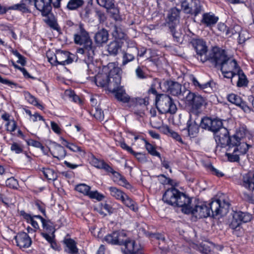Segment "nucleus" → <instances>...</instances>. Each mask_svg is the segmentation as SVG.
<instances>
[{
    "instance_id": "nucleus-22",
    "label": "nucleus",
    "mask_w": 254,
    "mask_h": 254,
    "mask_svg": "<svg viewBox=\"0 0 254 254\" xmlns=\"http://www.w3.org/2000/svg\"><path fill=\"white\" fill-rule=\"evenodd\" d=\"M55 59L58 64L65 65L71 63L73 61L69 52L63 51H57L55 54Z\"/></svg>"
},
{
    "instance_id": "nucleus-29",
    "label": "nucleus",
    "mask_w": 254,
    "mask_h": 254,
    "mask_svg": "<svg viewBox=\"0 0 254 254\" xmlns=\"http://www.w3.org/2000/svg\"><path fill=\"white\" fill-rule=\"evenodd\" d=\"M169 27L170 31L175 39V40L179 42L182 38V29L179 24H177L176 22H169Z\"/></svg>"
},
{
    "instance_id": "nucleus-20",
    "label": "nucleus",
    "mask_w": 254,
    "mask_h": 254,
    "mask_svg": "<svg viewBox=\"0 0 254 254\" xmlns=\"http://www.w3.org/2000/svg\"><path fill=\"white\" fill-rule=\"evenodd\" d=\"M16 245L20 248H28L32 244L31 239L24 232L18 233L15 237Z\"/></svg>"
},
{
    "instance_id": "nucleus-49",
    "label": "nucleus",
    "mask_w": 254,
    "mask_h": 254,
    "mask_svg": "<svg viewBox=\"0 0 254 254\" xmlns=\"http://www.w3.org/2000/svg\"><path fill=\"white\" fill-rule=\"evenodd\" d=\"M90 190V187L84 184H80L75 187V190L84 195H88Z\"/></svg>"
},
{
    "instance_id": "nucleus-37",
    "label": "nucleus",
    "mask_w": 254,
    "mask_h": 254,
    "mask_svg": "<svg viewBox=\"0 0 254 254\" xmlns=\"http://www.w3.org/2000/svg\"><path fill=\"white\" fill-rule=\"evenodd\" d=\"M92 14V8L90 5H86L80 12V17L85 20L90 21L91 16Z\"/></svg>"
},
{
    "instance_id": "nucleus-33",
    "label": "nucleus",
    "mask_w": 254,
    "mask_h": 254,
    "mask_svg": "<svg viewBox=\"0 0 254 254\" xmlns=\"http://www.w3.org/2000/svg\"><path fill=\"white\" fill-rule=\"evenodd\" d=\"M115 94L116 98L120 102L128 103L129 101L130 97L126 93L123 87L113 92Z\"/></svg>"
},
{
    "instance_id": "nucleus-27",
    "label": "nucleus",
    "mask_w": 254,
    "mask_h": 254,
    "mask_svg": "<svg viewBox=\"0 0 254 254\" xmlns=\"http://www.w3.org/2000/svg\"><path fill=\"white\" fill-rule=\"evenodd\" d=\"M113 71L111 70L109 74L99 73L95 76V82L98 86L102 87L107 86L110 76L112 75Z\"/></svg>"
},
{
    "instance_id": "nucleus-7",
    "label": "nucleus",
    "mask_w": 254,
    "mask_h": 254,
    "mask_svg": "<svg viewBox=\"0 0 254 254\" xmlns=\"http://www.w3.org/2000/svg\"><path fill=\"white\" fill-rule=\"evenodd\" d=\"M240 185L247 190V191L243 193L244 199L251 203H254V172H249L244 175Z\"/></svg>"
},
{
    "instance_id": "nucleus-58",
    "label": "nucleus",
    "mask_w": 254,
    "mask_h": 254,
    "mask_svg": "<svg viewBox=\"0 0 254 254\" xmlns=\"http://www.w3.org/2000/svg\"><path fill=\"white\" fill-rule=\"evenodd\" d=\"M88 196L91 198L96 199L99 201L102 200L104 197L103 194L99 193L97 191H89Z\"/></svg>"
},
{
    "instance_id": "nucleus-59",
    "label": "nucleus",
    "mask_w": 254,
    "mask_h": 254,
    "mask_svg": "<svg viewBox=\"0 0 254 254\" xmlns=\"http://www.w3.org/2000/svg\"><path fill=\"white\" fill-rule=\"evenodd\" d=\"M5 126L6 129L7 131L13 132L16 129V124L14 120H11L10 121L7 122Z\"/></svg>"
},
{
    "instance_id": "nucleus-24",
    "label": "nucleus",
    "mask_w": 254,
    "mask_h": 254,
    "mask_svg": "<svg viewBox=\"0 0 254 254\" xmlns=\"http://www.w3.org/2000/svg\"><path fill=\"white\" fill-rule=\"evenodd\" d=\"M218 68H219L221 71H238L240 67L235 59L228 57L226 59V61L224 62Z\"/></svg>"
},
{
    "instance_id": "nucleus-64",
    "label": "nucleus",
    "mask_w": 254,
    "mask_h": 254,
    "mask_svg": "<svg viewBox=\"0 0 254 254\" xmlns=\"http://www.w3.org/2000/svg\"><path fill=\"white\" fill-rule=\"evenodd\" d=\"M95 13L96 16H97L99 21L101 22H103L105 19L106 16L104 12L102 10L99 9L98 8L95 9Z\"/></svg>"
},
{
    "instance_id": "nucleus-6",
    "label": "nucleus",
    "mask_w": 254,
    "mask_h": 254,
    "mask_svg": "<svg viewBox=\"0 0 254 254\" xmlns=\"http://www.w3.org/2000/svg\"><path fill=\"white\" fill-rule=\"evenodd\" d=\"M214 135L217 143L216 151L219 147L229 148L230 145L237 142V137H238L237 132L234 135L230 136L228 130L224 127L214 133Z\"/></svg>"
},
{
    "instance_id": "nucleus-23",
    "label": "nucleus",
    "mask_w": 254,
    "mask_h": 254,
    "mask_svg": "<svg viewBox=\"0 0 254 254\" xmlns=\"http://www.w3.org/2000/svg\"><path fill=\"white\" fill-rule=\"evenodd\" d=\"M34 1L30 4L28 0H22L20 3L13 4L10 6L6 7V12L9 10H18L22 13H29L30 10L29 5H32Z\"/></svg>"
},
{
    "instance_id": "nucleus-43",
    "label": "nucleus",
    "mask_w": 254,
    "mask_h": 254,
    "mask_svg": "<svg viewBox=\"0 0 254 254\" xmlns=\"http://www.w3.org/2000/svg\"><path fill=\"white\" fill-rule=\"evenodd\" d=\"M25 97L27 101L30 104L37 106L41 110L44 109L43 106L38 102L37 99L29 92H26L24 94Z\"/></svg>"
},
{
    "instance_id": "nucleus-61",
    "label": "nucleus",
    "mask_w": 254,
    "mask_h": 254,
    "mask_svg": "<svg viewBox=\"0 0 254 254\" xmlns=\"http://www.w3.org/2000/svg\"><path fill=\"white\" fill-rule=\"evenodd\" d=\"M26 142L28 145H31L37 148H44V146L39 141L33 139L26 140Z\"/></svg>"
},
{
    "instance_id": "nucleus-5",
    "label": "nucleus",
    "mask_w": 254,
    "mask_h": 254,
    "mask_svg": "<svg viewBox=\"0 0 254 254\" xmlns=\"http://www.w3.org/2000/svg\"><path fill=\"white\" fill-rule=\"evenodd\" d=\"M252 216L246 213L241 211L233 213L232 217L229 220V226L232 230L233 235L240 237L243 234V229L241 226L242 223H246L250 221Z\"/></svg>"
},
{
    "instance_id": "nucleus-28",
    "label": "nucleus",
    "mask_w": 254,
    "mask_h": 254,
    "mask_svg": "<svg viewBox=\"0 0 254 254\" xmlns=\"http://www.w3.org/2000/svg\"><path fill=\"white\" fill-rule=\"evenodd\" d=\"M122 44L117 40H114L107 46V51L110 56H117L121 50Z\"/></svg>"
},
{
    "instance_id": "nucleus-60",
    "label": "nucleus",
    "mask_w": 254,
    "mask_h": 254,
    "mask_svg": "<svg viewBox=\"0 0 254 254\" xmlns=\"http://www.w3.org/2000/svg\"><path fill=\"white\" fill-rule=\"evenodd\" d=\"M0 201L5 205L8 206L9 204L11 203V198L9 195H5L0 193Z\"/></svg>"
},
{
    "instance_id": "nucleus-46",
    "label": "nucleus",
    "mask_w": 254,
    "mask_h": 254,
    "mask_svg": "<svg viewBox=\"0 0 254 254\" xmlns=\"http://www.w3.org/2000/svg\"><path fill=\"white\" fill-rule=\"evenodd\" d=\"M23 149V145L19 142L13 141L11 143L10 150L16 154L22 153Z\"/></svg>"
},
{
    "instance_id": "nucleus-4",
    "label": "nucleus",
    "mask_w": 254,
    "mask_h": 254,
    "mask_svg": "<svg viewBox=\"0 0 254 254\" xmlns=\"http://www.w3.org/2000/svg\"><path fill=\"white\" fill-rule=\"evenodd\" d=\"M156 107L162 114H174L177 108L172 98L165 94H160L155 98Z\"/></svg>"
},
{
    "instance_id": "nucleus-38",
    "label": "nucleus",
    "mask_w": 254,
    "mask_h": 254,
    "mask_svg": "<svg viewBox=\"0 0 254 254\" xmlns=\"http://www.w3.org/2000/svg\"><path fill=\"white\" fill-rule=\"evenodd\" d=\"M66 247L68 249V253L71 254H78V249L76 246V243L72 239H66L64 241Z\"/></svg>"
},
{
    "instance_id": "nucleus-47",
    "label": "nucleus",
    "mask_w": 254,
    "mask_h": 254,
    "mask_svg": "<svg viewBox=\"0 0 254 254\" xmlns=\"http://www.w3.org/2000/svg\"><path fill=\"white\" fill-rule=\"evenodd\" d=\"M68 148L74 152H78L79 155L82 157H85L86 154L85 151L82 147L75 144L71 143V144L68 146Z\"/></svg>"
},
{
    "instance_id": "nucleus-36",
    "label": "nucleus",
    "mask_w": 254,
    "mask_h": 254,
    "mask_svg": "<svg viewBox=\"0 0 254 254\" xmlns=\"http://www.w3.org/2000/svg\"><path fill=\"white\" fill-rule=\"evenodd\" d=\"M109 190L110 192V194L112 196L114 197L117 199L120 200L121 201L124 197V196L126 194L123 191L116 187H109Z\"/></svg>"
},
{
    "instance_id": "nucleus-3",
    "label": "nucleus",
    "mask_w": 254,
    "mask_h": 254,
    "mask_svg": "<svg viewBox=\"0 0 254 254\" xmlns=\"http://www.w3.org/2000/svg\"><path fill=\"white\" fill-rule=\"evenodd\" d=\"M245 131L239 130L237 131V142L230 145L229 148L226 149L225 155L227 157L229 161L231 162H237L240 159L239 156L245 154L249 147L250 146L245 142H242L241 139L244 137Z\"/></svg>"
},
{
    "instance_id": "nucleus-1",
    "label": "nucleus",
    "mask_w": 254,
    "mask_h": 254,
    "mask_svg": "<svg viewBox=\"0 0 254 254\" xmlns=\"http://www.w3.org/2000/svg\"><path fill=\"white\" fill-rule=\"evenodd\" d=\"M74 41L76 44L83 46L78 49V53L87 57V59H85L84 61L88 66L93 62L96 47L93 44L83 24L80 23L78 24L76 32L74 34Z\"/></svg>"
},
{
    "instance_id": "nucleus-12",
    "label": "nucleus",
    "mask_w": 254,
    "mask_h": 254,
    "mask_svg": "<svg viewBox=\"0 0 254 254\" xmlns=\"http://www.w3.org/2000/svg\"><path fill=\"white\" fill-rule=\"evenodd\" d=\"M159 86L163 91L169 92L173 96H184L186 91H182V85L172 80H164L159 83Z\"/></svg>"
},
{
    "instance_id": "nucleus-45",
    "label": "nucleus",
    "mask_w": 254,
    "mask_h": 254,
    "mask_svg": "<svg viewBox=\"0 0 254 254\" xmlns=\"http://www.w3.org/2000/svg\"><path fill=\"white\" fill-rule=\"evenodd\" d=\"M228 100L231 103L236 105L237 106H241L242 100L240 96L235 94H230L227 96Z\"/></svg>"
},
{
    "instance_id": "nucleus-56",
    "label": "nucleus",
    "mask_w": 254,
    "mask_h": 254,
    "mask_svg": "<svg viewBox=\"0 0 254 254\" xmlns=\"http://www.w3.org/2000/svg\"><path fill=\"white\" fill-rule=\"evenodd\" d=\"M135 74L138 78L143 79L147 77V74L143 71V68L138 66L135 69Z\"/></svg>"
},
{
    "instance_id": "nucleus-13",
    "label": "nucleus",
    "mask_w": 254,
    "mask_h": 254,
    "mask_svg": "<svg viewBox=\"0 0 254 254\" xmlns=\"http://www.w3.org/2000/svg\"><path fill=\"white\" fill-rule=\"evenodd\" d=\"M200 126L204 129L211 131L215 133L223 127V123L220 119L204 117L201 119Z\"/></svg>"
},
{
    "instance_id": "nucleus-15",
    "label": "nucleus",
    "mask_w": 254,
    "mask_h": 254,
    "mask_svg": "<svg viewBox=\"0 0 254 254\" xmlns=\"http://www.w3.org/2000/svg\"><path fill=\"white\" fill-rule=\"evenodd\" d=\"M182 8L186 13L197 15L202 10L199 0H184L182 3Z\"/></svg>"
},
{
    "instance_id": "nucleus-63",
    "label": "nucleus",
    "mask_w": 254,
    "mask_h": 254,
    "mask_svg": "<svg viewBox=\"0 0 254 254\" xmlns=\"http://www.w3.org/2000/svg\"><path fill=\"white\" fill-rule=\"evenodd\" d=\"M160 181L162 184L172 185L173 180L169 178H167L164 175H160L158 176Z\"/></svg>"
},
{
    "instance_id": "nucleus-62",
    "label": "nucleus",
    "mask_w": 254,
    "mask_h": 254,
    "mask_svg": "<svg viewBox=\"0 0 254 254\" xmlns=\"http://www.w3.org/2000/svg\"><path fill=\"white\" fill-rule=\"evenodd\" d=\"M210 84L211 83L210 82H207L204 84H201L199 89L203 90L204 92L210 93L212 90Z\"/></svg>"
},
{
    "instance_id": "nucleus-19",
    "label": "nucleus",
    "mask_w": 254,
    "mask_h": 254,
    "mask_svg": "<svg viewBox=\"0 0 254 254\" xmlns=\"http://www.w3.org/2000/svg\"><path fill=\"white\" fill-rule=\"evenodd\" d=\"M112 70L113 73L112 75L110 76L109 83L108 84V88L109 90L113 92L117 90L123 86H120L121 77L118 74L119 71V68H114Z\"/></svg>"
},
{
    "instance_id": "nucleus-55",
    "label": "nucleus",
    "mask_w": 254,
    "mask_h": 254,
    "mask_svg": "<svg viewBox=\"0 0 254 254\" xmlns=\"http://www.w3.org/2000/svg\"><path fill=\"white\" fill-rule=\"evenodd\" d=\"M104 161L103 160H99L94 156H93L91 159V164L95 167L98 169H101L102 165H103Z\"/></svg>"
},
{
    "instance_id": "nucleus-10",
    "label": "nucleus",
    "mask_w": 254,
    "mask_h": 254,
    "mask_svg": "<svg viewBox=\"0 0 254 254\" xmlns=\"http://www.w3.org/2000/svg\"><path fill=\"white\" fill-rule=\"evenodd\" d=\"M228 57L225 50L218 47H213L207 57L209 61L216 68H219Z\"/></svg>"
},
{
    "instance_id": "nucleus-26",
    "label": "nucleus",
    "mask_w": 254,
    "mask_h": 254,
    "mask_svg": "<svg viewBox=\"0 0 254 254\" xmlns=\"http://www.w3.org/2000/svg\"><path fill=\"white\" fill-rule=\"evenodd\" d=\"M109 36L108 31L105 28H102L95 33L94 39L97 44L102 46L107 42Z\"/></svg>"
},
{
    "instance_id": "nucleus-54",
    "label": "nucleus",
    "mask_w": 254,
    "mask_h": 254,
    "mask_svg": "<svg viewBox=\"0 0 254 254\" xmlns=\"http://www.w3.org/2000/svg\"><path fill=\"white\" fill-rule=\"evenodd\" d=\"M224 77L227 78L231 79V83H233V78L236 77L238 71L230 70V71H221Z\"/></svg>"
},
{
    "instance_id": "nucleus-21",
    "label": "nucleus",
    "mask_w": 254,
    "mask_h": 254,
    "mask_svg": "<svg viewBox=\"0 0 254 254\" xmlns=\"http://www.w3.org/2000/svg\"><path fill=\"white\" fill-rule=\"evenodd\" d=\"M125 246L124 254H135L141 249L140 246L131 239L125 238L124 239L123 245Z\"/></svg>"
},
{
    "instance_id": "nucleus-17",
    "label": "nucleus",
    "mask_w": 254,
    "mask_h": 254,
    "mask_svg": "<svg viewBox=\"0 0 254 254\" xmlns=\"http://www.w3.org/2000/svg\"><path fill=\"white\" fill-rule=\"evenodd\" d=\"M198 56V59H199L202 63L207 61V57L206 55L207 51V47L205 42L200 39L192 40L191 42Z\"/></svg>"
},
{
    "instance_id": "nucleus-8",
    "label": "nucleus",
    "mask_w": 254,
    "mask_h": 254,
    "mask_svg": "<svg viewBox=\"0 0 254 254\" xmlns=\"http://www.w3.org/2000/svg\"><path fill=\"white\" fill-rule=\"evenodd\" d=\"M210 209V216L214 217L219 215H223L228 212L230 203L225 199L220 198L213 200L208 204Z\"/></svg>"
},
{
    "instance_id": "nucleus-34",
    "label": "nucleus",
    "mask_w": 254,
    "mask_h": 254,
    "mask_svg": "<svg viewBox=\"0 0 254 254\" xmlns=\"http://www.w3.org/2000/svg\"><path fill=\"white\" fill-rule=\"evenodd\" d=\"M84 4V0H69L66 8L70 11L77 10L82 7Z\"/></svg>"
},
{
    "instance_id": "nucleus-57",
    "label": "nucleus",
    "mask_w": 254,
    "mask_h": 254,
    "mask_svg": "<svg viewBox=\"0 0 254 254\" xmlns=\"http://www.w3.org/2000/svg\"><path fill=\"white\" fill-rule=\"evenodd\" d=\"M6 185L10 188H17L18 182L13 177L8 178L6 181Z\"/></svg>"
},
{
    "instance_id": "nucleus-30",
    "label": "nucleus",
    "mask_w": 254,
    "mask_h": 254,
    "mask_svg": "<svg viewBox=\"0 0 254 254\" xmlns=\"http://www.w3.org/2000/svg\"><path fill=\"white\" fill-rule=\"evenodd\" d=\"M114 176V181L117 182L119 185L125 187L127 189L132 190L133 187L127 182L125 177L119 173L114 171L112 173Z\"/></svg>"
},
{
    "instance_id": "nucleus-40",
    "label": "nucleus",
    "mask_w": 254,
    "mask_h": 254,
    "mask_svg": "<svg viewBox=\"0 0 254 254\" xmlns=\"http://www.w3.org/2000/svg\"><path fill=\"white\" fill-rule=\"evenodd\" d=\"M133 54L134 53H132V51L130 52L129 50L123 53L122 64V66L126 65L128 63L131 62L134 60L135 57Z\"/></svg>"
},
{
    "instance_id": "nucleus-35",
    "label": "nucleus",
    "mask_w": 254,
    "mask_h": 254,
    "mask_svg": "<svg viewBox=\"0 0 254 254\" xmlns=\"http://www.w3.org/2000/svg\"><path fill=\"white\" fill-rule=\"evenodd\" d=\"M236 77L238 78V80L236 82L237 86L243 87L247 85L248 81L246 76L241 68L238 70Z\"/></svg>"
},
{
    "instance_id": "nucleus-25",
    "label": "nucleus",
    "mask_w": 254,
    "mask_h": 254,
    "mask_svg": "<svg viewBox=\"0 0 254 254\" xmlns=\"http://www.w3.org/2000/svg\"><path fill=\"white\" fill-rule=\"evenodd\" d=\"M50 151L52 155L59 160L64 158L66 155L64 148L56 142L53 143V147Z\"/></svg>"
},
{
    "instance_id": "nucleus-44",
    "label": "nucleus",
    "mask_w": 254,
    "mask_h": 254,
    "mask_svg": "<svg viewBox=\"0 0 254 254\" xmlns=\"http://www.w3.org/2000/svg\"><path fill=\"white\" fill-rule=\"evenodd\" d=\"M180 12V10L176 7L172 8L171 9L168 16V18L170 21V22H174V21H175V22L177 21L178 22V18L179 17Z\"/></svg>"
},
{
    "instance_id": "nucleus-42",
    "label": "nucleus",
    "mask_w": 254,
    "mask_h": 254,
    "mask_svg": "<svg viewBox=\"0 0 254 254\" xmlns=\"http://www.w3.org/2000/svg\"><path fill=\"white\" fill-rule=\"evenodd\" d=\"M122 201L128 208L133 211L137 210V207L135 206V202L129 196L126 194L122 200Z\"/></svg>"
},
{
    "instance_id": "nucleus-53",
    "label": "nucleus",
    "mask_w": 254,
    "mask_h": 254,
    "mask_svg": "<svg viewBox=\"0 0 254 254\" xmlns=\"http://www.w3.org/2000/svg\"><path fill=\"white\" fill-rule=\"evenodd\" d=\"M65 94L75 103H80L81 100L79 97L71 90H66Z\"/></svg>"
},
{
    "instance_id": "nucleus-51",
    "label": "nucleus",
    "mask_w": 254,
    "mask_h": 254,
    "mask_svg": "<svg viewBox=\"0 0 254 254\" xmlns=\"http://www.w3.org/2000/svg\"><path fill=\"white\" fill-rule=\"evenodd\" d=\"M145 143V148L148 153L153 156H158L161 158L160 154L156 150L155 148L146 140H144Z\"/></svg>"
},
{
    "instance_id": "nucleus-16",
    "label": "nucleus",
    "mask_w": 254,
    "mask_h": 254,
    "mask_svg": "<svg viewBox=\"0 0 254 254\" xmlns=\"http://www.w3.org/2000/svg\"><path fill=\"white\" fill-rule=\"evenodd\" d=\"M199 121L197 114L192 112L190 114L189 119L187 123V129L188 134L191 137L196 136L199 132Z\"/></svg>"
},
{
    "instance_id": "nucleus-48",
    "label": "nucleus",
    "mask_w": 254,
    "mask_h": 254,
    "mask_svg": "<svg viewBox=\"0 0 254 254\" xmlns=\"http://www.w3.org/2000/svg\"><path fill=\"white\" fill-rule=\"evenodd\" d=\"M43 174L48 180L55 181L57 179V174L53 169H45L43 171Z\"/></svg>"
},
{
    "instance_id": "nucleus-18",
    "label": "nucleus",
    "mask_w": 254,
    "mask_h": 254,
    "mask_svg": "<svg viewBox=\"0 0 254 254\" xmlns=\"http://www.w3.org/2000/svg\"><path fill=\"white\" fill-rule=\"evenodd\" d=\"M127 237V234L124 231H115L106 236L104 240L109 244L122 246L124 239Z\"/></svg>"
},
{
    "instance_id": "nucleus-41",
    "label": "nucleus",
    "mask_w": 254,
    "mask_h": 254,
    "mask_svg": "<svg viewBox=\"0 0 254 254\" xmlns=\"http://www.w3.org/2000/svg\"><path fill=\"white\" fill-rule=\"evenodd\" d=\"M97 3L101 7H104L107 11L114 6L115 0H96Z\"/></svg>"
},
{
    "instance_id": "nucleus-32",
    "label": "nucleus",
    "mask_w": 254,
    "mask_h": 254,
    "mask_svg": "<svg viewBox=\"0 0 254 254\" xmlns=\"http://www.w3.org/2000/svg\"><path fill=\"white\" fill-rule=\"evenodd\" d=\"M50 13L46 15H43L45 18L43 19L44 21L52 29L60 31L61 28L57 23V20L53 14H50Z\"/></svg>"
},
{
    "instance_id": "nucleus-31",
    "label": "nucleus",
    "mask_w": 254,
    "mask_h": 254,
    "mask_svg": "<svg viewBox=\"0 0 254 254\" xmlns=\"http://www.w3.org/2000/svg\"><path fill=\"white\" fill-rule=\"evenodd\" d=\"M218 17L210 13H205L202 15L201 22L207 27H211L214 25L218 21Z\"/></svg>"
},
{
    "instance_id": "nucleus-50",
    "label": "nucleus",
    "mask_w": 254,
    "mask_h": 254,
    "mask_svg": "<svg viewBox=\"0 0 254 254\" xmlns=\"http://www.w3.org/2000/svg\"><path fill=\"white\" fill-rule=\"evenodd\" d=\"M164 131L165 133H169L170 134V135L175 139L176 140L178 141L179 142L183 143V140L182 139L181 137L179 134H178V133L173 131L171 130L168 127L166 126L164 127Z\"/></svg>"
},
{
    "instance_id": "nucleus-2",
    "label": "nucleus",
    "mask_w": 254,
    "mask_h": 254,
    "mask_svg": "<svg viewBox=\"0 0 254 254\" xmlns=\"http://www.w3.org/2000/svg\"><path fill=\"white\" fill-rule=\"evenodd\" d=\"M162 200L168 204L182 207L187 208L189 204H191V198L186 193L180 191L174 187H171L166 190L163 195Z\"/></svg>"
},
{
    "instance_id": "nucleus-52",
    "label": "nucleus",
    "mask_w": 254,
    "mask_h": 254,
    "mask_svg": "<svg viewBox=\"0 0 254 254\" xmlns=\"http://www.w3.org/2000/svg\"><path fill=\"white\" fill-rule=\"evenodd\" d=\"M42 223L43 228L49 233H52V234H54L55 229L54 228L52 222L50 220H46L45 219Z\"/></svg>"
},
{
    "instance_id": "nucleus-11",
    "label": "nucleus",
    "mask_w": 254,
    "mask_h": 254,
    "mask_svg": "<svg viewBox=\"0 0 254 254\" xmlns=\"http://www.w3.org/2000/svg\"><path fill=\"white\" fill-rule=\"evenodd\" d=\"M183 212L186 214H192L196 218H202L210 216V209L208 205L203 203H199L192 207L189 204L187 208L183 209Z\"/></svg>"
},
{
    "instance_id": "nucleus-39",
    "label": "nucleus",
    "mask_w": 254,
    "mask_h": 254,
    "mask_svg": "<svg viewBox=\"0 0 254 254\" xmlns=\"http://www.w3.org/2000/svg\"><path fill=\"white\" fill-rule=\"evenodd\" d=\"M112 35L117 39H124L126 36L122 29L117 25H114L113 27Z\"/></svg>"
},
{
    "instance_id": "nucleus-9",
    "label": "nucleus",
    "mask_w": 254,
    "mask_h": 254,
    "mask_svg": "<svg viewBox=\"0 0 254 254\" xmlns=\"http://www.w3.org/2000/svg\"><path fill=\"white\" fill-rule=\"evenodd\" d=\"M29 3L31 4L34 1V4L36 9L41 12L42 15H46L51 12L52 6L55 8H59L61 6L62 0H48L46 2L45 0H28Z\"/></svg>"
},
{
    "instance_id": "nucleus-14",
    "label": "nucleus",
    "mask_w": 254,
    "mask_h": 254,
    "mask_svg": "<svg viewBox=\"0 0 254 254\" xmlns=\"http://www.w3.org/2000/svg\"><path fill=\"white\" fill-rule=\"evenodd\" d=\"M186 103L195 110L200 109L205 104V99L201 95L186 90Z\"/></svg>"
}]
</instances>
